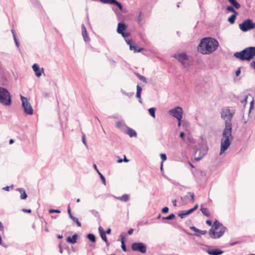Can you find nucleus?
Instances as JSON below:
<instances>
[{
    "mask_svg": "<svg viewBox=\"0 0 255 255\" xmlns=\"http://www.w3.org/2000/svg\"><path fill=\"white\" fill-rule=\"evenodd\" d=\"M234 114L235 113L228 108H224L221 110V117L225 121V127L222 133L220 154H222L228 148L231 144L230 140L233 139L232 119Z\"/></svg>",
    "mask_w": 255,
    "mask_h": 255,
    "instance_id": "f257e3e1",
    "label": "nucleus"
},
{
    "mask_svg": "<svg viewBox=\"0 0 255 255\" xmlns=\"http://www.w3.org/2000/svg\"><path fill=\"white\" fill-rule=\"evenodd\" d=\"M218 41L212 37L203 38L198 46V51L203 54H209L216 50Z\"/></svg>",
    "mask_w": 255,
    "mask_h": 255,
    "instance_id": "f03ea898",
    "label": "nucleus"
},
{
    "mask_svg": "<svg viewBox=\"0 0 255 255\" xmlns=\"http://www.w3.org/2000/svg\"><path fill=\"white\" fill-rule=\"evenodd\" d=\"M227 228L217 220H215L212 227L209 231V234L212 239H215L223 236Z\"/></svg>",
    "mask_w": 255,
    "mask_h": 255,
    "instance_id": "7ed1b4c3",
    "label": "nucleus"
},
{
    "mask_svg": "<svg viewBox=\"0 0 255 255\" xmlns=\"http://www.w3.org/2000/svg\"><path fill=\"white\" fill-rule=\"evenodd\" d=\"M234 56L242 61H250L255 56V47H247L240 52L235 53Z\"/></svg>",
    "mask_w": 255,
    "mask_h": 255,
    "instance_id": "20e7f679",
    "label": "nucleus"
},
{
    "mask_svg": "<svg viewBox=\"0 0 255 255\" xmlns=\"http://www.w3.org/2000/svg\"><path fill=\"white\" fill-rule=\"evenodd\" d=\"M0 103L6 106H10L11 99L9 92L6 89L0 87Z\"/></svg>",
    "mask_w": 255,
    "mask_h": 255,
    "instance_id": "39448f33",
    "label": "nucleus"
},
{
    "mask_svg": "<svg viewBox=\"0 0 255 255\" xmlns=\"http://www.w3.org/2000/svg\"><path fill=\"white\" fill-rule=\"evenodd\" d=\"M199 148H198L196 151V154L199 152V156L195 158V160L196 161H199L201 160V158L207 154L208 150V146L204 140H202L201 142L199 143Z\"/></svg>",
    "mask_w": 255,
    "mask_h": 255,
    "instance_id": "423d86ee",
    "label": "nucleus"
},
{
    "mask_svg": "<svg viewBox=\"0 0 255 255\" xmlns=\"http://www.w3.org/2000/svg\"><path fill=\"white\" fill-rule=\"evenodd\" d=\"M20 100L22 102V107L23 109L24 113L27 115H32L33 110L30 104L28 102L27 99L21 95Z\"/></svg>",
    "mask_w": 255,
    "mask_h": 255,
    "instance_id": "0eeeda50",
    "label": "nucleus"
},
{
    "mask_svg": "<svg viewBox=\"0 0 255 255\" xmlns=\"http://www.w3.org/2000/svg\"><path fill=\"white\" fill-rule=\"evenodd\" d=\"M239 27L242 31L246 32L255 28V23H254L251 19H246L239 24Z\"/></svg>",
    "mask_w": 255,
    "mask_h": 255,
    "instance_id": "6e6552de",
    "label": "nucleus"
},
{
    "mask_svg": "<svg viewBox=\"0 0 255 255\" xmlns=\"http://www.w3.org/2000/svg\"><path fill=\"white\" fill-rule=\"evenodd\" d=\"M174 57L177 59L184 66L189 65L190 60L189 57L184 53L175 54Z\"/></svg>",
    "mask_w": 255,
    "mask_h": 255,
    "instance_id": "1a4fd4ad",
    "label": "nucleus"
},
{
    "mask_svg": "<svg viewBox=\"0 0 255 255\" xmlns=\"http://www.w3.org/2000/svg\"><path fill=\"white\" fill-rule=\"evenodd\" d=\"M131 248L132 251L138 252L142 254H145L146 252V246L141 242L132 243Z\"/></svg>",
    "mask_w": 255,
    "mask_h": 255,
    "instance_id": "9d476101",
    "label": "nucleus"
},
{
    "mask_svg": "<svg viewBox=\"0 0 255 255\" xmlns=\"http://www.w3.org/2000/svg\"><path fill=\"white\" fill-rule=\"evenodd\" d=\"M169 113L175 117L178 121H181L183 115L182 109L180 107H176L169 111Z\"/></svg>",
    "mask_w": 255,
    "mask_h": 255,
    "instance_id": "9b49d317",
    "label": "nucleus"
},
{
    "mask_svg": "<svg viewBox=\"0 0 255 255\" xmlns=\"http://www.w3.org/2000/svg\"><path fill=\"white\" fill-rule=\"evenodd\" d=\"M32 69L35 72V75L38 77H40L41 75L42 72H43V69L42 68L40 69L39 65L36 63L33 65Z\"/></svg>",
    "mask_w": 255,
    "mask_h": 255,
    "instance_id": "f8f14e48",
    "label": "nucleus"
},
{
    "mask_svg": "<svg viewBox=\"0 0 255 255\" xmlns=\"http://www.w3.org/2000/svg\"><path fill=\"white\" fill-rule=\"evenodd\" d=\"M206 252L210 255H221L224 252L219 249L214 250H208Z\"/></svg>",
    "mask_w": 255,
    "mask_h": 255,
    "instance_id": "ddd939ff",
    "label": "nucleus"
},
{
    "mask_svg": "<svg viewBox=\"0 0 255 255\" xmlns=\"http://www.w3.org/2000/svg\"><path fill=\"white\" fill-rule=\"evenodd\" d=\"M127 28V26L126 24L123 22H120L118 24L117 32L119 34L122 33V32H124V31Z\"/></svg>",
    "mask_w": 255,
    "mask_h": 255,
    "instance_id": "4468645a",
    "label": "nucleus"
},
{
    "mask_svg": "<svg viewBox=\"0 0 255 255\" xmlns=\"http://www.w3.org/2000/svg\"><path fill=\"white\" fill-rule=\"evenodd\" d=\"M116 127L122 131H124L128 127L125 123L123 121H118L116 123Z\"/></svg>",
    "mask_w": 255,
    "mask_h": 255,
    "instance_id": "2eb2a0df",
    "label": "nucleus"
},
{
    "mask_svg": "<svg viewBox=\"0 0 255 255\" xmlns=\"http://www.w3.org/2000/svg\"><path fill=\"white\" fill-rule=\"evenodd\" d=\"M127 131L126 132V133L128 134L129 137H136L137 133L135 130L131 128H130L128 127L127 128Z\"/></svg>",
    "mask_w": 255,
    "mask_h": 255,
    "instance_id": "dca6fc26",
    "label": "nucleus"
},
{
    "mask_svg": "<svg viewBox=\"0 0 255 255\" xmlns=\"http://www.w3.org/2000/svg\"><path fill=\"white\" fill-rule=\"evenodd\" d=\"M142 89L139 86V85L136 86V97L138 99V101L139 103H141V93Z\"/></svg>",
    "mask_w": 255,
    "mask_h": 255,
    "instance_id": "f3484780",
    "label": "nucleus"
},
{
    "mask_svg": "<svg viewBox=\"0 0 255 255\" xmlns=\"http://www.w3.org/2000/svg\"><path fill=\"white\" fill-rule=\"evenodd\" d=\"M77 238H78L77 235L75 234L72 236V238H71L70 237H68L67 238V242H68V243L73 244H75L77 242Z\"/></svg>",
    "mask_w": 255,
    "mask_h": 255,
    "instance_id": "a211bd4d",
    "label": "nucleus"
},
{
    "mask_svg": "<svg viewBox=\"0 0 255 255\" xmlns=\"http://www.w3.org/2000/svg\"><path fill=\"white\" fill-rule=\"evenodd\" d=\"M200 211L206 217H209L211 216V214L209 211V210L207 208H204L201 206Z\"/></svg>",
    "mask_w": 255,
    "mask_h": 255,
    "instance_id": "6ab92c4d",
    "label": "nucleus"
},
{
    "mask_svg": "<svg viewBox=\"0 0 255 255\" xmlns=\"http://www.w3.org/2000/svg\"><path fill=\"white\" fill-rule=\"evenodd\" d=\"M190 229L191 230H192V231H194L195 232L199 233H200V234H201V235H205L207 233V231H206L199 230V229L196 228L194 226L190 227Z\"/></svg>",
    "mask_w": 255,
    "mask_h": 255,
    "instance_id": "aec40b11",
    "label": "nucleus"
},
{
    "mask_svg": "<svg viewBox=\"0 0 255 255\" xmlns=\"http://www.w3.org/2000/svg\"><path fill=\"white\" fill-rule=\"evenodd\" d=\"M18 190L20 193V199L22 200L26 199L27 195L25 190L23 188H18Z\"/></svg>",
    "mask_w": 255,
    "mask_h": 255,
    "instance_id": "412c9836",
    "label": "nucleus"
},
{
    "mask_svg": "<svg viewBox=\"0 0 255 255\" xmlns=\"http://www.w3.org/2000/svg\"><path fill=\"white\" fill-rule=\"evenodd\" d=\"M94 168L95 169V170L97 171V172L99 174V175H100V177L102 181V183L105 185L106 184V179H105V177L103 176V175L102 173H101V172H99L96 164H94Z\"/></svg>",
    "mask_w": 255,
    "mask_h": 255,
    "instance_id": "4be33fe9",
    "label": "nucleus"
},
{
    "mask_svg": "<svg viewBox=\"0 0 255 255\" xmlns=\"http://www.w3.org/2000/svg\"><path fill=\"white\" fill-rule=\"evenodd\" d=\"M118 200L127 202L129 200V196L128 194H124L122 196H119L116 198Z\"/></svg>",
    "mask_w": 255,
    "mask_h": 255,
    "instance_id": "5701e85b",
    "label": "nucleus"
},
{
    "mask_svg": "<svg viewBox=\"0 0 255 255\" xmlns=\"http://www.w3.org/2000/svg\"><path fill=\"white\" fill-rule=\"evenodd\" d=\"M238 14V13H236L235 14H232L228 18V21L231 24H234L235 23V19Z\"/></svg>",
    "mask_w": 255,
    "mask_h": 255,
    "instance_id": "b1692460",
    "label": "nucleus"
},
{
    "mask_svg": "<svg viewBox=\"0 0 255 255\" xmlns=\"http://www.w3.org/2000/svg\"><path fill=\"white\" fill-rule=\"evenodd\" d=\"M229 2L236 9H239L241 7L240 4L236 0H231Z\"/></svg>",
    "mask_w": 255,
    "mask_h": 255,
    "instance_id": "393cba45",
    "label": "nucleus"
},
{
    "mask_svg": "<svg viewBox=\"0 0 255 255\" xmlns=\"http://www.w3.org/2000/svg\"><path fill=\"white\" fill-rule=\"evenodd\" d=\"M129 49L130 50H133L134 51V52H140L142 50H143V49L142 48H140L138 49H137L135 45H132V44L131 45H130Z\"/></svg>",
    "mask_w": 255,
    "mask_h": 255,
    "instance_id": "a878e982",
    "label": "nucleus"
},
{
    "mask_svg": "<svg viewBox=\"0 0 255 255\" xmlns=\"http://www.w3.org/2000/svg\"><path fill=\"white\" fill-rule=\"evenodd\" d=\"M120 237L121 238V242H122V249L124 252L127 251L126 247L125 245V237L122 235H120Z\"/></svg>",
    "mask_w": 255,
    "mask_h": 255,
    "instance_id": "bb28decb",
    "label": "nucleus"
},
{
    "mask_svg": "<svg viewBox=\"0 0 255 255\" xmlns=\"http://www.w3.org/2000/svg\"><path fill=\"white\" fill-rule=\"evenodd\" d=\"M87 238L92 242L95 243L96 242V237L94 234H89L87 236Z\"/></svg>",
    "mask_w": 255,
    "mask_h": 255,
    "instance_id": "cd10ccee",
    "label": "nucleus"
},
{
    "mask_svg": "<svg viewBox=\"0 0 255 255\" xmlns=\"http://www.w3.org/2000/svg\"><path fill=\"white\" fill-rule=\"evenodd\" d=\"M155 111H156L155 108H150L148 109V112H149V114L150 115V116L152 117H153L154 118L155 117Z\"/></svg>",
    "mask_w": 255,
    "mask_h": 255,
    "instance_id": "c85d7f7f",
    "label": "nucleus"
},
{
    "mask_svg": "<svg viewBox=\"0 0 255 255\" xmlns=\"http://www.w3.org/2000/svg\"><path fill=\"white\" fill-rule=\"evenodd\" d=\"M70 219L73 221L75 223H76L78 227H81V223L78 220V219L74 217L73 216H71V217H70Z\"/></svg>",
    "mask_w": 255,
    "mask_h": 255,
    "instance_id": "c756f323",
    "label": "nucleus"
},
{
    "mask_svg": "<svg viewBox=\"0 0 255 255\" xmlns=\"http://www.w3.org/2000/svg\"><path fill=\"white\" fill-rule=\"evenodd\" d=\"M135 75L143 82L145 83H147L146 79L144 76H142L138 73H135Z\"/></svg>",
    "mask_w": 255,
    "mask_h": 255,
    "instance_id": "7c9ffc66",
    "label": "nucleus"
},
{
    "mask_svg": "<svg viewBox=\"0 0 255 255\" xmlns=\"http://www.w3.org/2000/svg\"><path fill=\"white\" fill-rule=\"evenodd\" d=\"M178 216L180 217L181 219H183L186 217V216H188V214L187 213L186 211H183L181 212H180L178 214Z\"/></svg>",
    "mask_w": 255,
    "mask_h": 255,
    "instance_id": "2f4dec72",
    "label": "nucleus"
},
{
    "mask_svg": "<svg viewBox=\"0 0 255 255\" xmlns=\"http://www.w3.org/2000/svg\"><path fill=\"white\" fill-rule=\"evenodd\" d=\"M198 204H196L194 206V207H193L192 208L190 209V210H189L188 211H186L188 215H189L190 214H191L192 213H193V212H194L198 208Z\"/></svg>",
    "mask_w": 255,
    "mask_h": 255,
    "instance_id": "473e14b6",
    "label": "nucleus"
},
{
    "mask_svg": "<svg viewBox=\"0 0 255 255\" xmlns=\"http://www.w3.org/2000/svg\"><path fill=\"white\" fill-rule=\"evenodd\" d=\"M113 4H115L116 5H117L119 8L122 11L123 10V5L122 4L120 3L119 1H118L117 0H114V1L113 3Z\"/></svg>",
    "mask_w": 255,
    "mask_h": 255,
    "instance_id": "72a5a7b5",
    "label": "nucleus"
},
{
    "mask_svg": "<svg viewBox=\"0 0 255 255\" xmlns=\"http://www.w3.org/2000/svg\"><path fill=\"white\" fill-rule=\"evenodd\" d=\"M101 2L103 3L111 4H113L114 0H99Z\"/></svg>",
    "mask_w": 255,
    "mask_h": 255,
    "instance_id": "f704fd0d",
    "label": "nucleus"
},
{
    "mask_svg": "<svg viewBox=\"0 0 255 255\" xmlns=\"http://www.w3.org/2000/svg\"><path fill=\"white\" fill-rule=\"evenodd\" d=\"M82 35L83 36L84 40L85 41H89L90 39H89V37H88V34H87V31H86V32H82Z\"/></svg>",
    "mask_w": 255,
    "mask_h": 255,
    "instance_id": "c9c22d12",
    "label": "nucleus"
},
{
    "mask_svg": "<svg viewBox=\"0 0 255 255\" xmlns=\"http://www.w3.org/2000/svg\"><path fill=\"white\" fill-rule=\"evenodd\" d=\"M175 217V216L174 214H171L170 215H169V216H168L167 217H163L162 219L169 220L173 219Z\"/></svg>",
    "mask_w": 255,
    "mask_h": 255,
    "instance_id": "e433bc0d",
    "label": "nucleus"
},
{
    "mask_svg": "<svg viewBox=\"0 0 255 255\" xmlns=\"http://www.w3.org/2000/svg\"><path fill=\"white\" fill-rule=\"evenodd\" d=\"M234 6H228L227 7V10L230 11V12H233L234 13L233 14H235L236 13H238V12H237L234 8L233 7Z\"/></svg>",
    "mask_w": 255,
    "mask_h": 255,
    "instance_id": "4c0bfd02",
    "label": "nucleus"
},
{
    "mask_svg": "<svg viewBox=\"0 0 255 255\" xmlns=\"http://www.w3.org/2000/svg\"><path fill=\"white\" fill-rule=\"evenodd\" d=\"M188 199H189V197L188 195H186V196H185L184 197H181V200L185 204H187L188 203Z\"/></svg>",
    "mask_w": 255,
    "mask_h": 255,
    "instance_id": "58836bf2",
    "label": "nucleus"
},
{
    "mask_svg": "<svg viewBox=\"0 0 255 255\" xmlns=\"http://www.w3.org/2000/svg\"><path fill=\"white\" fill-rule=\"evenodd\" d=\"M188 194L190 196V198L189 199V201L191 203H194V194L193 192H188Z\"/></svg>",
    "mask_w": 255,
    "mask_h": 255,
    "instance_id": "ea45409f",
    "label": "nucleus"
},
{
    "mask_svg": "<svg viewBox=\"0 0 255 255\" xmlns=\"http://www.w3.org/2000/svg\"><path fill=\"white\" fill-rule=\"evenodd\" d=\"M101 238L106 243H108V241L106 235V233H102L100 235Z\"/></svg>",
    "mask_w": 255,
    "mask_h": 255,
    "instance_id": "a19ab883",
    "label": "nucleus"
},
{
    "mask_svg": "<svg viewBox=\"0 0 255 255\" xmlns=\"http://www.w3.org/2000/svg\"><path fill=\"white\" fill-rule=\"evenodd\" d=\"M11 31H12V34H13V38H14V40L15 44H16V46L17 47H19V43H18V41H17V39L16 38L15 33H14V32L13 30H12Z\"/></svg>",
    "mask_w": 255,
    "mask_h": 255,
    "instance_id": "79ce46f5",
    "label": "nucleus"
},
{
    "mask_svg": "<svg viewBox=\"0 0 255 255\" xmlns=\"http://www.w3.org/2000/svg\"><path fill=\"white\" fill-rule=\"evenodd\" d=\"M122 36L126 39H128L127 37L129 36V33H126L125 32H122V33H120Z\"/></svg>",
    "mask_w": 255,
    "mask_h": 255,
    "instance_id": "37998d69",
    "label": "nucleus"
},
{
    "mask_svg": "<svg viewBox=\"0 0 255 255\" xmlns=\"http://www.w3.org/2000/svg\"><path fill=\"white\" fill-rule=\"evenodd\" d=\"M122 93L128 97H131L133 95V93H126V92L124 91L123 90L121 91Z\"/></svg>",
    "mask_w": 255,
    "mask_h": 255,
    "instance_id": "c03bdc74",
    "label": "nucleus"
},
{
    "mask_svg": "<svg viewBox=\"0 0 255 255\" xmlns=\"http://www.w3.org/2000/svg\"><path fill=\"white\" fill-rule=\"evenodd\" d=\"M49 212L50 213H61V211L59 210L50 209L49 210Z\"/></svg>",
    "mask_w": 255,
    "mask_h": 255,
    "instance_id": "a18cd8bd",
    "label": "nucleus"
},
{
    "mask_svg": "<svg viewBox=\"0 0 255 255\" xmlns=\"http://www.w3.org/2000/svg\"><path fill=\"white\" fill-rule=\"evenodd\" d=\"M160 157H161V158L162 159V162H163L164 161H165L167 157H166V155L165 154H164V153H161L160 154Z\"/></svg>",
    "mask_w": 255,
    "mask_h": 255,
    "instance_id": "49530a36",
    "label": "nucleus"
},
{
    "mask_svg": "<svg viewBox=\"0 0 255 255\" xmlns=\"http://www.w3.org/2000/svg\"><path fill=\"white\" fill-rule=\"evenodd\" d=\"M82 142L84 144V145L87 147L88 145H87V142L86 141V139H85V134H83L82 135Z\"/></svg>",
    "mask_w": 255,
    "mask_h": 255,
    "instance_id": "de8ad7c7",
    "label": "nucleus"
},
{
    "mask_svg": "<svg viewBox=\"0 0 255 255\" xmlns=\"http://www.w3.org/2000/svg\"><path fill=\"white\" fill-rule=\"evenodd\" d=\"M125 40H126V43L128 44V45H129V46H130V45H131L132 44V41L131 39L128 38V39H126Z\"/></svg>",
    "mask_w": 255,
    "mask_h": 255,
    "instance_id": "09e8293b",
    "label": "nucleus"
},
{
    "mask_svg": "<svg viewBox=\"0 0 255 255\" xmlns=\"http://www.w3.org/2000/svg\"><path fill=\"white\" fill-rule=\"evenodd\" d=\"M141 14H142L141 12V11L139 12V16L138 17L137 19L138 23H140L142 20Z\"/></svg>",
    "mask_w": 255,
    "mask_h": 255,
    "instance_id": "8fccbe9b",
    "label": "nucleus"
},
{
    "mask_svg": "<svg viewBox=\"0 0 255 255\" xmlns=\"http://www.w3.org/2000/svg\"><path fill=\"white\" fill-rule=\"evenodd\" d=\"M168 211H169V209L167 207H164L162 209V212L163 213H168Z\"/></svg>",
    "mask_w": 255,
    "mask_h": 255,
    "instance_id": "3c124183",
    "label": "nucleus"
},
{
    "mask_svg": "<svg viewBox=\"0 0 255 255\" xmlns=\"http://www.w3.org/2000/svg\"><path fill=\"white\" fill-rule=\"evenodd\" d=\"M67 211H68V214L69 215V217L70 218L71 217V216H73V215H72L71 210V209H70V207L69 205H68Z\"/></svg>",
    "mask_w": 255,
    "mask_h": 255,
    "instance_id": "603ef678",
    "label": "nucleus"
},
{
    "mask_svg": "<svg viewBox=\"0 0 255 255\" xmlns=\"http://www.w3.org/2000/svg\"><path fill=\"white\" fill-rule=\"evenodd\" d=\"M22 212H23L24 213H31V210L30 209H23L22 210Z\"/></svg>",
    "mask_w": 255,
    "mask_h": 255,
    "instance_id": "864d4df0",
    "label": "nucleus"
},
{
    "mask_svg": "<svg viewBox=\"0 0 255 255\" xmlns=\"http://www.w3.org/2000/svg\"><path fill=\"white\" fill-rule=\"evenodd\" d=\"M206 224H207L208 225H209V226H212V227L213 224H212V221H210V220H207V221H206Z\"/></svg>",
    "mask_w": 255,
    "mask_h": 255,
    "instance_id": "5fc2aeb1",
    "label": "nucleus"
},
{
    "mask_svg": "<svg viewBox=\"0 0 255 255\" xmlns=\"http://www.w3.org/2000/svg\"><path fill=\"white\" fill-rule=\"evenodd\" d=\"M91 213L94 215L95 216H96L97 215H98V212L95 210H92L91 211Z\"/></svg>",
    "mask_w": 255,
    "mask_h": 255,
    "instance_id": "6e6d98bb",
    "label": "nucleus"
},
{
    "mask_svg": "<svg viewBox=\"0 0 255 255\" xmlns=\"http://www.w3.org/2000/svg\"><path fill=\"white\" fill-rule=\"evenodd\" d=\"M99 231L100 235L102 233H105V232L104 231L103 228L101 226L99 227Z\"/></svg>",
    "mask_w": 255,
    "mask_h": 255,
    "instance_id": "4d7b16f0",
    "label": "nucleus"
},
{
    "mask_svg": "<svg viewBox=\"0 0 255 255\" xmlns=\"http://www.w3.org/2000/svg\"><path fill=\"white\" fill-rule=\"evenodd\" d=\"M241 73V70L240 68H239L236 71V75L237 76H238Z\"/></svg>",
    "mask_w": 255,
    "mask_h": 255,
    "instance_id": "13d9d810",
    "label": "nucleus"
},
{
    "mask_svg": "<svg viewBox=\"0 0 255 255\" xmlns=\"http://www.w3.org/2000/svg\"><path fill=\"white\" fill-rule=\"evenodd\" d=\"M86 31H87V30L86 29V27H85L84 24H83L82 25V32H86Z\"/></svg>",
    "mask_w": 255,
    "mask_h": 255,
    "instance_id": "bf43d9fd",
    "label": "nucleus"
},
{
    "mask_svg": "<svg viewBox=\"0 0 255 255\" xmlns=\"http://www.w3.org/2000/svg\"><path fill=\"white\" fill-rule=\"evenodd\" d=\"M133 232V230L132 229H130L128 232V234L129 235H131Z\"/></svg>",
    "mask_w": 255,
    "mask_h": 255,
    "instance_id": "052dcab7",
    "label": "nucleus"
},
{
    "mask_svg": "<svg viewBox=\"0 0 255 255\" xmlns=\"http://www.w3.org/2000/svg\"><path fill=\"white\" fill-rule=\"evenodd\" d=\"M251 66L255 69V61L252 62L250 64Z\"/></svg>",
    "mask_w": 255,
    "mask_h": 255,
    "instance_id": "680f3d73",
    "label": "nucleus"
},
{
    "mask_svg": "<svg viewBox=\"0 0 255 255\" xmlns=\"http://www.w3.org/2000/svg\"><path fill=\"white\" fill-rule=\"evenodd\" d=\"M172 204H173V206L176 207V206L177 200L176 199H174V200H172Z\"/></svg>",
    "mask_w": 255,
    "mask_h": 255,
    "instance_id": "e2e57ef3",
    "label": "nucleus"
},
{
    "mask_svg": "<svg viewBox=\"0 0 255 255\" xmlns=\"http://www.w3.org/2000/svg\"><path fill=\"white\" fill-rule=\"evenodd\" d=\"M3 230V226L2 224L0 222V231H2Z\"/></svg>",
    "mask_w": 255,
    "mask_h": 255,
    "instance_id": "0e129e2a",
    "label": "nucleus"
},
{
    "mask_svg": "<svg viewBox=\"0 0 255 255\" xmlns=\"http://www.w3.org/2000/svg\"><path fill=\"white\" fill-rule=\"evenodd\" d=\"M180 137L182 138V139H184V133L183 132H182L180 133Z\"/></svg>",
    "mask_w": 255,
    "mask_h": 255,
    "instance_id": "69168bd1",
    "label": "nucleus"
},
{
    "mask_svg": "<svg viewBox=\"0 0 255 255\" xmlns=\"http://www.w3.org/2000/svg\"><path fill=\"white\" fill-rule=\"evenodd\" d=\"M111 230L110 228H109L107 231L106 232H105L106 234H110L111 233Z\"/></svg>",
    "mask_w": 255,
    "mask_h": 255,
    "instance_id": "338daca9",
    "label": "nucleus"
},
{
    "mask_svg": "<svg viewBox=\"0 0 255 255\" xmlns=\"http://www.w3.org/2000/svg\"><path fill=\"white\" fill-rule=\"evenodd\" d=\"M9 186H6L5 187H4L3 188V190H4L5 191H9Z\"/></svg>",
    "mask_w": 255,
    "mask_h": 255,
    "instance_id": "774afa93",
    "label": "nucleus"
}]
</instances>
